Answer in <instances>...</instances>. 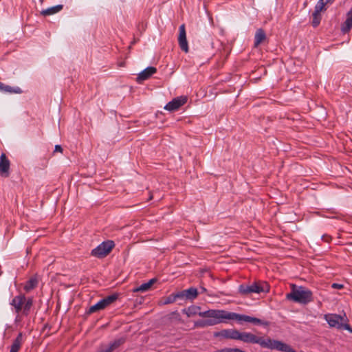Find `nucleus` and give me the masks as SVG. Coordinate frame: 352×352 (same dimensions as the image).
I'll return each instance as SVG.
<instances>
[{"label":"nucleus","mask_w":352,"mask_h":352,"mask_svg":"<svg viewBox=\"0 0 352 352\" xmlns=\"http://www.w3.org/2000/svg\"><path fill=\"white\" fill-rule=\"evenodd\" d=\"M38 285V279L36 276L30 278L24 286V289L26 292H30L36 287Z\"/></svg>","instance_id":"5701e85b"},{"label":"nucleus","mask_w":352,"mask_h":352,"mask_svg":"<svg viewBox=\"0 0 352 352\" xmlns=\"http://www.w3.org/2000/svg\"><path fill=\"white\" fill-rule=\"evenodd\" d=\"M263 338H259L250 333H243V342L256 343L261 345Z\"/></svg>","instance_id":"4468645a"},{"label":"nucleus","mask_w":352,"mask_h":352,"mask_svg":"<svg viewBox=\"0 0 352 352\" xmlns=\"http://www.w3.org/2000/svg\"><path fill=\"white\" fill-rule=\"evenodd\" d=\"M155 282V279H151L148 282L142 284L140 287L134 288L133 289V292H144L148 291L152 286V285Z\"/></svg>","instance_id":"a211bd4d"},{"label":"nucleus","mask_w":352,"mask_h":352,"mask_svg":"<svg viewBox=\"0 0 352 352\" xmlns=\"http://www.w3.org/2000/svg\"><path fill=\"white\" fill-rule=\"evenodd\" d=\"M320 20H321L320 13H318V12L316 13V12H314L312 25L314 28L317 27L320 24Z\"/></svg>","instance_id":"bb28decb"},{"label":"nucleus","mask_w":352,"mask_h":352,"mask_svg":"<svg viewBox=\"0 0 352 352\" xmlns=\"http://www.w3.org/2000/svg\"><path fill=\"white\" fill-rule=\"evenodd\" d=\"M0 91L15 94H20L21 92V90L19 87L13 88L9 85H6L2 82H0Z\"/></svg>","instance_id":"4be33fe9"},{"label":"nucleus","mask_w":352,"mask_h":352,"mask_svg":"<svg viewBox=\"0 0 352 352\" xmlns=\"http://www.w3.org/2000/svg\"><path fill=\"white\" fill-rule=\"evenodd\" d=\"M176 300V298L175 297V295L173 294V295H170L169 296H168L165 301L164 302V304L166 305V304H170V303H173Z\"/></svg>","instance_id":"2f4dec72"},{"label":"nucleus","mask_w":352,"mask_h":352,"mask_svg":"<svg viewBox=\"0 0 352 352\" xmlns=\"http://www.w3.org/2000/svg\"><path fill=\"white\" fill-rule=\"evenodd\" d=\"M10 161L5 153L0 156V175L3 177H8L10 169Z\"/></svg>","instance_id":"9b49d317"},{"label":"nucleus","mask_w":352,"mask_h":352,"mask_svg":"<svg viewBox=\"0 0 352 352\" xmlns=\"http://www.w3.org/2000/svg\"><path fill=\"white\" fill-rule=\"evenodd\" d=\"M352 29V8L346 13V19L341 25V31L344 34L349 32Z\"/></svg>","instance_id":"ddd939ff"},{"label":"nucleus","mask_w":352,"mask_h":352,"mask_svg":"<svg viewBox=\"0 0 352 352\" xmlns=\"http://www.w3.org/2000/svg\"><path fill=\"white\" fill-rule=\"evenodd\" d=\"M274 342H276L275 340H272L270 338H268L267 340H262V342L261 343V346L262 347L268 348L270 349H274V346H275V344Z\"/></svg>","instance_id":"393cba45"},{"label":"nucleus","mask_w":352,"mask_h":352,"mask_svg":"<svg viewBox=\"0 0 352 352\" xmlns=\"http://www.w3.org/2000/svg\"><path fill=\"white\" fill-rule=\"evenodd\" d=\"M156 72L157 69L155 67H148L138 74L136 80L138 82H142V81L148 79L152 75L155 74Z\"/></svg>","instance_id":"f8f14e48"},{"label":"nucleus","mask_w":352,"mask_h":352,"mask_svg":"<svg viewBox=\"0 0 352 352\" xmlns=\"http://www.w3.org/2000/svg\"><path fill=\"white\" fill-rule=\"evenodd\" d=\"M201 289L203 292H205L206 291V289L204 287H201Z\"/></svg>","instance_id":"58836bf2"},{"label":"nucleus","mask_w":352,"mask_h":352,"mask_svg":"<svg viewBox=\"0 0 352 352\" xmlns=\"http://www.w3.org/2000/svg\"><path fill=\"white\" fill-rule=\"evenodd\" d=\"M325 5L326 4L324 3V0H319L315 6L314 12H316V13L317 12L320 13L321 11H322L323 10H325V8H324Z\"/></svg>","instance_id":"cd10ccee"},{"label":"nucleus","mask_w":352,"mask_h":352,"mask_svg":"<svg viewBox=\"0 0 352 352\" xmlns=\"http://www.w3.org/2000/svg\"><path fill=\"white\" fill-rule=\"evenodd\" d=\"M22 342V334L19 333L16 338L14 340L10 347V352H18L21 348Z\"/></svg>","instance_id":"aec40b11"},{"label":"nucleus","mask_w":352,"mask_h":352,"mask_svg":"<svg viewBox=\"0 0 352 352\" xmlns=\"http://www.w3.org/2000/svg\"><path fill=\"white\" fill-rule=\"evenodd\" d=\"M331 287L333 288V289H342L344 287V285L342 284H339V283H333L331 285Z\"/></svg>","instance_id":"f704fd0d"},{"label":"nucleus","mask_w":352,"mask_h":352,"mask_svg":"<svg viewBox=\"0 0 352 352\" xmlns=\"http://www.w3.org/2000/svg\"><path fill=\"white\" fill-rule=\"evenodd\" d=\"M124 342V339H119L117 340H115L113 342H112L109 347L106 349L107 352H112L116 349H117L118 346H120L122 344H123Z\"/></svg>","instance_id":"a878e982"},{"label":"nucleus","mask_w":352,"mask_h":352,"mask_svg":"<svg viewBox=\"0 0 352 352\" xmlns=\"http://www.w3.org/2000/svg\"><path fill=\"white\" fill-rule=\"evenodd\" d=\"M266 39V34L263 29H258L254 36V47H258Z\"/></svg>","instance_id":"2eb2a0df"},{"label":"nucleus","mask_w":352,"mask_h":352,"mask_svg":"<svg viewBox=\"0 0 352 352\" xmlns=\"http://www.w3.org/2000/svg\"><path fill=\"white\" fill-rule=\"evenodd\" d=\"M333 1V0H324L325 4L329 3H332Z\"/></svg>","instance_id":"4c0bfd02"},{"label":"nucleus","mask_w":352,"mask_h":352,"mask_svg":"<svg viewBox=\"0 0 352 352\" xmlns=\"http://www.w3.org/2000/svg\"><path fill=\"white\" fill-rule=\"evenodd\" d=\"M274 343L276 344L275 346H274V349L283 352H296L289 345L280 341L276 340V342H274Z\"/></svg>","instance_id":"f3484780"},{"label":"nucleus","mask_w":352,"mask_h":352,"mask_svg":"<svg viewBox=\"0 0 352 352\" xmlns=\"http://www.w3.org/2000/svg\"><path fill=\"white\" fill-rule=\"evenodd\" d=\"M291 289V292L286 295L287 300L303 305H307L314 300L312 292L305 287H298L292 284Z\"/></svg>","instance_id":"f03ea898"},{"label":"nucleus","mask_w":352,"mask_h":352,"mask_svg":"<svg viewBox=\"0 0 352 352\" xmlns=\"http://www.w3.org/2000/svg\"><path fill=\"white\" fill-rule=\"evenodd\" d=\"M187 97L184 96L175 98L166 104L164 109L168 111H176L185 104L187 102Z\"/></svg>","instance_id":"1a4fd4ad"},{"label":"nucleus","mask_w":352,"mask_h":352,"mask_svg":"<svg viewBox=\"0 0 352 352\" xmlns=\"http://www.w3.org/2000/svg\"><path fill=\"white\" fill-rule=\"evenodd\" d=\"M217 352H242V351L236 348H224L217 351Z\"/></svg>","instance_id":"c756f323"},{"label":"nucleus","mask_w":352,"mask_h":352,"mask_svg":"<svg viewBox=\"0 0 352 352\" xmlns=\"http://www.w3.org/2000/svg\"><path fill=\"white\" fill-rule=\"evenodd\" d=\"M207 326H210L209 324V321L207 320H199V321H196L195 322V327H207Z\"/></svg>","instance_id":"c85d7f7f"},{"label":"nucleus","mask_w":352,"mask_h":352,"mask_svg":"<svg viewBox=\"0 0 352 352\" xmlns=\"http://www.w3.org/2000/svg\"><path fill=\"white\" fill-rule=\"evenodd\" d=\"M268 291L269 287L265 283L254 282L250 285L243 287V298L251 297L252 294H259Z\"/></svg>","instance_id":"20e7f679"},{"label":"nucleus","mask_w":352,"mask_h":352,"mask_svg":"<svg viewBox=\"0 0 352 352\" xmlns=\"http://www.w3.org/2000/svg\"><path fill=\"white\" fill-rule=\"evenodd\" d=\"M175 295V298H186V292L185 290L182 291V292H178Z\"/></svg>","instance_id":"473e14b6"},{"label":"nucleus","mask_w":352,"mask_h":352,"mask_svg":"<svg viewBox=\"0 0 352 352\" xmlns=\"http://www.w3.org/2000/svg\"><path fill=\"white\" fill-rule=\"evenodd\" d=\"M103 352H107V351L105 350V351H103Z\"/></svg>","instance_id":"ea45409f"},{"label":"nucleus","mask_w":352,"mask_h":352,"mask_svg":"<svg viewBox=\"0 0 352 352\" xmlns=\"http://www.w3.org/2000/svg\"><path fill=\"white\" fill-rule=\"evenodd\" d=\"M187 299H195L198 295V292L196 288L190 287L185 290Z\"/></svg>","instance_id":"b1692460"},{"label":"nucleus","mask_w":352,"mask_h":352,"mask_svg":"<svg viewBox=\"0 0 352 352\" xmlns=\"http://www.w3.org/2000/svg\"><path fill=\"white\" fill-rule=\"evenodd\" d=\"M324 319L331 327H336L338 329H342L343 322L347 320L346 316H341L340 315L328 314L324 315Z\"/></svg>","instance_id":"6e6552de"},{"label":"nucleus","mask_w":352,"mask_h":352,"mask_svg":"<svg viewBox=\"0 0 352 352\" xmlns=\"http://www.w3.org/2000/svg\"><path fill=\"white\" fill-rule=\"evenodd\" d=\"M113 247L114 243L112 241L103 242L92 250L91 254L98 258H103L109 254Z\"/></svg>","instance_id":"39448f33"},{"label":"nucleus","mask_w":352,"mask_h":352,"mask_svg":"<svg viewBox=\"0 0 352 352\" xmlns=\"http://www.w3.org/2000/svg\"><path fill=\"white\" fill-rule=\"evenodd\" d=\"M199 316L208 318L209 324L211 326L226 322L228 320H242L241 315L219 309H210L203 311L202 314H199Z\"/></svg>","instance_id":"f257e3e1"},{"label":"nucleus","mask_w":352,"mask_h":352,"mask_svg":"<svg viewBox=\"0 0 352 352\" xmlns=\"http://www.w3.org/2000/svg\"><path fill=\"white\" fill-rule=\"evenodd\" d=\"M62 8H63L62 5H58V6L47 8L46 10H42L41 12V14L43 16L52 15V14L58 12L59 11H60L62 10Z\"/></svg>","instance_id":"6ab92c4d"},{"label":"nucleus","mask_w":352,"mask_h":352,"mask_svg":"<svg viewBox=\"0 0 352 352\" xmlns=\"http://www.w3.org/2000/svg\"><path fill=\"white\" fill-rule=\"evenodd\" d=\"M243 322L252 323L255 325H259V324L267 325L268 324L267 322H263L261 320H260L257 318L252 317V316H246V315H243Z\"/></svg>","instance_id":"412c9836"},{"label":"nucleus","mask_w":352,"mask_h":352,"mask_svg":"<svg viewBox=\"0 0 352 352\" xmlns=\"http://www.w3.org/2000/svg\"><path fill=\"white\" fill-rule=\"evenodd\" d=\"M214 337L218 338L220 340L223 339H233V340H242V334L233 329H223L219 331L214 333Z\"/></svg>","instance_id":"0eeeda50"},{"label":"nucleus","mask_w":352,"mask_h":352,"mask_svg":"<svg viewBox=\"0 0 352 352\" xmlns=\"http://www.w3.org/2000/svg\"><path fill=\"white\" fill-rule=\"evenodd\" d=\"M11 305L14 307L16 313L22 311L25 315H28L33 305V300L32 298H26L24 295H19L15 296L11 302Z\"/></svg>","instance_id":"7ed1b4c3"},{"label":"nucleus","mask_w":352,"mask_h":352,"mask_svg":"<svg viewBox=\"0 0 352 352\" xmlns=\"http://www.w3.org/2000/svg\"><path fill=\"white\" fill-rule=\"evenodd\" d=\"M201 308L198 306H191L182 310L188 317H192L199 314H202L203 311H200Z\"/></svg>","instance_id":"dca6fc26"},{"label":"nucleus","mask_w":352,"mask_h":352,"mask_svg":"<svg viewBox=\"0 0 352 352\" xmlns=\"http://www.w3.org/2000/svg\"><path fill=\"white\" fill-rule=\"evenodd\" d=\"M170 318L182 322L181 316L177 311H173L170 314Z\"/></svg>","instance_id":"7c9ffc66"},{"label":"nucleus","mask_w":352,"mask_h":352,"mask_svg":"<svg viewBox=\"0 0 352 352\" xmlns=\"http://www.w3.org/2000/svg\"><path fill=\"white\" fill-rule=\"evenodd\" d=\"M342 329H346L349 331H350L351 333H352V328L350 327V325L349 324L346 323V322H343V325L342 326Z\"/></svg>","instance_id":"72a5a7b5"},{"label":"nucleus","mask_w":352,"mask_h":352,"mask_svg":"<svg viewBox=\"0 0 352 352\" xmlns=\"http://www.w3.org/2000/svg\"><path fill=\"white\" fill-rule=\"evenodd\" d=\"M322 240H324L325 242H330V241L331 240V236H329V235H327V234H324L322 236Z\"/></svg>","instance_id":"c9c22d12"},{"label":"nucleus","mask_w":352,"mask_h":352,"mask_svg":"<svg viewBox=\"0 0 352 352\" xmlns=\"http://www.w3.org/2000/svg\"><path fill=\"white\" fill-rule=\"evenodd\" d=\"M54 151L55 152L63 153V148H62V147L60 145H56L55 146Z\"/></svg>","instance_id":"e433bc0d"},{"label":"nucleus","mask_w":352,"mask_h":352,"mask_svg":"<svg viewBox=\"0 0 352 352\" xmlns=\"http://www.w3.org/2000/svg\"><path fill=\"white\" fill-rule=\"evenodd\" d=\"M118 299V295L117 294H113L111 296H109L101 300H100L98 303L96 305L91 306L89 307V309L88 311L89 314H92L94 312H96L98 311L104 309L113 302H114Z\"/></svg>","instance_id":"423d86ee"},{"label":"nucleus","mask_w":352,"mask_h":352,"mask_svg":"<svg viewBox=\"0 0 352 352\" xmlns=\"http://www.w3.org/2000/svg\"><path fill=\"white\" fill-rule=\"evenodd\" d=\"M178 42L180 48L187 53L188 52V45L186 39V30L184 24L179 27V34L178 36Z\"/></svg>","instance_id":"9d476101"}]
</instances>
